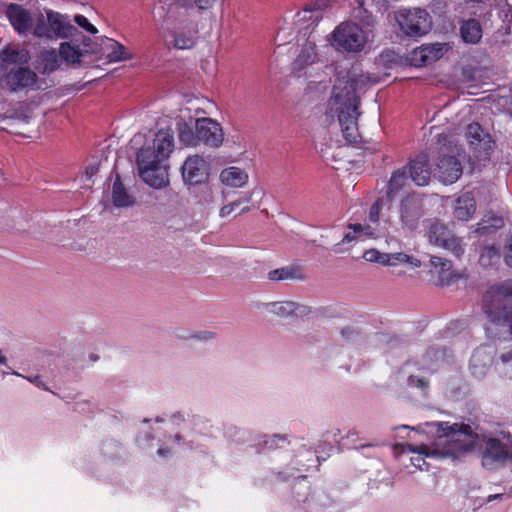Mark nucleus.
I'll return each instance as SVG.
<instances>
[{
    "mask_svg": "<svg viewBox=\"0 0 512 512\" xmlns=\"http://www.w3.org/2000/svg\"><path fill=\"white\" fill-rule=\"evenodd\" d=\"M368 80L369 78L356 68L339 72L329 99V112L337 115L343 136L351 143L358 139L360 101L357 92L365 87Z\"/></svg>",
    "mask_w": 512,
    "mask_h": 512,
    "instance_id": "obj_1",
    "label": "nucleus"
},
{
    "mask_svg": "<svg viewBox=\"0 0 512 512\" xmlns=\"http://www.w3.org/2000/svg\"><path fill=\"white\" fill-rule=\"evenodd\" d=\"M196 337L201 340H210L215 337V333L210 332V331H204V332H200Z\"/></svg>",
    "mask_w": 512,
    "mask_h": 512,
    "instance_id": "obj_52",
    "label": "nucleus"
},
{
    "mask_svg": "<svg viewBox=\"0 0 512 512\" xmlns=\"http://www.w3.org/2000/svg\"><path fill=\"white\" fill-rule=\"evenodd\" d=\"M59 56L67 64L77 65L81 62L83 52L77 45L70 42H62L59 46Z\"/></svg>",
    "mask_w": 512,
    "mask_h": 512,
    "instance_id": "obj_30",
    "label": "nucleus"
},
{
    "mask_svg": "<svg viewBox=\"0 0 512 512\" xmlns=\"http://www.w3.org/2000/svg\"><path fill=\"white\" fill-rule=\"evenodd\" d=\"M483 310L489 318L486 331L499 338L512 337V280L491 286L483 297Z\"/></svg>",
    "mask_w": 512,
    "mask_h": 512,
    "instance_id": "obj_3",
    "label": "nucleus"
},
{
    "mask_svg": "<svg viewBox=\"0 0 512 512\" xmlns=\"http://www.w3.org/2000/svg\"><path fill=\"white\" fill-rule=\"evenodd\" d=\"M251 198H252V195L250 193H246L245 195H243L239 199H242L241 204H243V203H249L251 201Z\"/></svg>",
    "mask_w": 512,
    "mask_h": 512,
    "instance_id": "obj_53",
    "label": "nucleus"
},
{
    "mask_svg": "<svg viewBox=\"0 0 512 512\" xmlns=\"http://www.w3.org/2000/svg\"><path fill=\"white\" fill-rule=\"evenodd\" d=\"M494 365L501 377L512 379V349L502 352Z\"/></svg>",
    "mask_w": 512,
    "mask_h": 512,
    "instance_id": "obj_34",
    "label": "nucleus"
},
{
    "mask_svg": "<svg viewBox=\"0 0 512 512\" xmlns=\"http://www.w3.org/2000/svg\"><path fill=\"white\" fill-rule=\"evenodd\" d=\"M74 22L89 34L98 33V29L83 15H75Z\"/></svg>",
    "mask_w": 512,
    "mask_h": 512,
    "instance_id": "obj_42",
    "label": "nucleus"
},
{
    "mask_svg": "<svg viewBox=\"0 0 512 512\" xmlns=\"http://www.w3.org/2000/svg\"><path fill=\"white\" fill-rule=\"evenodd\" d=\"M37 75L28 68L15 67L7 74V85L12 91L20 89H33L36 85Z\"/></svg>",
    "mask_w": 512,
    "mask_h": 512,
    "instance_id": "obj_20",
    "label": "nucleus"
},
{
    "mask_svg": "<svg viewBox=\"0 0 512 512\" xmlns=\"http://www.w3.org/2000/svg\"><path fill=\"white\" fill-rule=\"evenodd\" d=\"M431 274L436 277L437 286H449L461 278V274L452 268V262L446 258L432 256L430 258Z\"/></svg>",
    "mask_w": 512,
    "mask_h": 512,
    "instance_id": "obj_16",
    "label": "nucleus"
},
{
    "mask_svg": "<svg viewBox=\"0 0 512 512\" xmlns=\"http://www.w3.org/2000/svg\"><path fill=\"white\" fill-rule=\"evenodd\" d=\"M493 363V351L488 347H480L474 351L470 359V371L477 379H483Z\"/></svg>",
    "mask_w": 512,
    "mask_h": 512,
    "instance_id": "obj_21",
    "label": "nucleus"
},
{
    "mask_svg": "<svg viewBox=\"0 0 512 512\" xmlns=\"http://www.w3.org/2000/svg\"><path fill=\"white\" fill-rule=\"evenodd\" d=\"M5 119H7V120H12V119H13V116H8V117H6Z\"/></svg>",
    "mask_w": 512,
    "mask_h": 512,
    "instance_id": "obj_59",
    "label": "nucleus"
},
{
    "mask_svg": "<svg viewBox=\"0 0 512 512\" xmlns=\"http://www.w3.org/2000/svg\"><path fill=\"white\" fill-rule=\"evenodd\" d=\"M405 451L416 453L417 455L415 457L411 458L412 464L419 468L423 469V466L426 464L425 460L423 458V455L426 454V447L425 446H413L411 444H407L404 448Z\"/></svg>",
    "mask_w": 512,
    "mask_h": 512,
    "instance_id": "obj_38",
    "label": "nucleus"
},
{
    "mask_svg": "<svg viewBox=\"0 0 512 512\" xmlns=\"http://www.w3.org/2000/svg\"><path fill=\"white\" fill-rule=\"evenodd\" d=\"M181 174L184 183L197 185L208 178L209 165L204 157L198 154L191 155L184 161L181 168Z\"/></svg>",
    "mask_w": 512,
    "mask_h": 512,
    "instance_id": "obj_11",
    "label": "nucleus"
},
{
    "mask_svg": "<svg viewBox=\"0 0 512 512\" xmlns=\"http://www.w3.org/2000/svg\"><path fill=\"white\" fill-rule=\"evenodd\" d=\"M87 174L93 175L96 172V169L92 167L91 169H87Z\"/></svg>",
    "mask_w": 512,
    "mask_h": 512,
    "instance_id": "obj_57",
    "label": "nucleus"
},
{
    "mask_svg": "<svg viewBox=\"0 0 512 512\" xmlns=\"http://www.w3.org/2000/svg\"><path fill=\"white\" fill-rule=\"evenodd\" d=\"M482 451V464L490 467L494 462L512 461V452L508 453L506 446L496 438H483L477 443Z\"/></svg>",
    "mask_w": 512,
    "mask_h": 512,
    "instance_id": "obj_15",
    "label": "nucleus"
},
{
    "mask_svg": "<svg viewBox=\"0 0 512 512\" xmlns=\"http://www.w3.org/2000/svg\"><path fill=\"white\" fill-rule=\"evenodd\" d=\"M302 278L300 270L295 266L277 268L268 273V279L271 281L297 280Z\"/></svg>",
    "mask_w": 512,
    "mask_h": 512,
    "instance_id": "obj_32",
    "label": "nucleus"
},
{
    "mask_svg": "<svg viewBox=\"0 0 512 512\" xmlns=\"http://www.w3.org/2000/svg\"><path fill=\"white\" fill-rule=\"evenodd\" d=\"M248 173L236 166L224 168L219 174L220 182L230 188H242L248 182Z\"/></svg>",
    "mask_w": 512,
    "mask_h": 512,
    "instance_id": "obj_26",
    "label": "nucleus"
},
{
    "mask_svg": "<svg viewBox=\"0 0 512 512\" xmlns=\"http://www.w3.org/2000/svg\"><path fill=\"white\" fill-rule=\"evenodd\" d=\"M175 147L171 129H160L151 144L143 146L137 153L136 163L140 178L154 189L169 185L166 164Z\"/></svg>",
    "mask_w": 512,
    "mask_h": 512,
    "instance_id": "obj_2",
    "label": "nucleus"
},
{
    "mask_svg": "<svg viewBox=\"0 0 512 512\" xmlns=\"http://www.w3.org/2000/svg\"><path fill=\"white\" fill-rule=\"evenodd\" d=\"M373 39L374 31L369 24L361 26L351 21L338 24L327 38L336 52L346 56L365 51Z\"/></svg>",
    "mask_w": 512,
    "mask_h": 512,
    "instance_id": "obj_5",
    "label": "nucleus"
},
{
    "mask_svg": "<svg viewBox=\"0 0 512 512\" xmlns=\"http://www.w3.org/2000/svg\"><path fill=\"white\" fill-rule=\"evenodd\" d=\"M0 365L1 366H7V358L3 354L2 350L0 349Z\"/></svg>",
    "mask_w": 512,
    "mask_h": 512,
    "instance_id": "obj_54",
    "label": "nucleus"
},
{
    "mask_svg": "<svg viewBox=\"0 0 512 512\" xmlns=\"http://www.w3.org/2000/svg\"><path fill=\"white\" fill-rule=\"evenodd\" d=\"M477 73L476 69L473 68H464L463 69V76L467 82H474L476 81L475 74Z\"/></svg>",
    "mask_w": 512,
    "mask_h": 512,
    "instance_id": "obj_49",
    "label": "nucleus"
},
{
    "mask_svg": "<svg viewBox=\"0 0 512 512\" xmlns=\"http://www.w3.org/2000/svg\"><path fill=\"white\" fill-rule=\"evenodd\" d=\"M421 217V201L416 196L409 195L401 201L400 220L407 229L412 230Z\"/></svg>",
    "mask_w": 512,
    "mask_h": 512,
    "instance_id": "obj_18",
    "label": "nucleus"
},
{
    "mask_svg": "<svg viewBox=\"0 0 512 512\" xmlns=\"http://www.w3.org/2000/svg\"><path fill=\"white\" fill-rule=\"evenodd\" d=\"M460 35L465 43L477 44L483 35L480 22L476 19L463 21L460 25Z\"/></svg>",
    "mask_w": 512,
    "mask_h": 512,
    "instance_id": "obj_28",
    "label": "nucleus"
},
{
    "mask_svg": "<svg viewBox=\"0 0 512 512\" xmlns=\"http://www.w3.org/2000/svg\"><path fill=\"white\" fill-rule=\"evenodd\" d=\"M215 0H191V4L198 9L201 14L203 10H206L212 6Z\"/></svg>",
    "mask_w": 512,
    "mask_h": 512,
    "instance_id": "obj_47",
    "label": "nucleus"
},
{
    "mask_svg": "<svg viewBox=\"0 0 512 512\" xmlns=\"http://www.w3.org/2000/svg\"><path fill=\"white\" fill-rule=\"evenodd\" d=\"M505 262L512 268V239L505 246Z\"/></svg>",
    "mask_w": 512,
    "mask_h": 512,
    "instance_id": "obj_50",
    "label": "nucleus"
},
{
    "mask_svg": "<svg viewBox=\"0 0 512 512\" xmlns=\"http://www.w3.org/2000/svg\"><path fill=\"white\" fill-rule=\"evenodd\" d=\"M248 211H249V207H244V208L242 209L241 213H246V212H248Z\"/></svg>",
    "mask_w": 512,
    "mask_h": 512,
    "instance_id": "obj_58",
    "label": "nucleus"
},
{
    "mask_svg": "<svg viewBox=\"0 0 512 512\" xmlns=\"http://www.w3.org/2000/svg\"><path fill=\"white\" fill-rule=\"evenodd\" d=\"M341 335L345 340L352 341L358 336V333L354 329L344 328L341 331Z\"/></svg>",
    "mask_w": 512,
    "mask_h": 512,
    "instance_id": "obj_48",
    "label": "nucleus"
},
{
    "mask_svg": "<svg viewBox=\"0 0 512 512\" xmlns=\"http://www.w3.org/2000/svg\"><path fill=\"white\" fill-rule=\"evenodd\" d=\"M77 28L70 16L52 9H45L34 17L33 36L46 40L69 39L75 36Z\"/></svg>",
    "mask_w": 512,
    "mask_h": 512,
    "instance_id": "obj_7",
    "label": "nucleus"
},
{
    "mask_svg": "<svg viewBox=\"0 0 512 512\" xmlns=\"http://www.w3.org/2000/svg\"><path fill=\"white\" fill-rule=\"evenodd\" d=\"M101 54L109 63L131 60L133 54L120 42L103 37L101 39Z\"/></svg>",
    "mask_w": 512,
    "mask_h": 512,
    "instance_id": "obj_19",
    "label": "nucleus"
},
{
    "mask_svg": "<svg viewBox=\"0 0 512 512\" xmlns=\"http://www.w3.org/2000/svg\"><path fill=\"white\" fill-rule=\"evenodd\" d=\"M401 31L407 36L419 37L427 34L432 27L429 13L421 8L402 10L397 16Z\"/></svg>",
    "mask_w": 512,
    "mask_h": 512,
    "instance_id": "obj_9",
    "label": "nucleus"
},
{
    "mask_svg": "<svg viewBox=\"0 0 512 512\" xmlns=\"http://www.w3.org/2000/svg\"><path fill=\"white\" fill-rule=\"evenodd\" d=\"M354 228L359 231L362 240L366 238H374L377 234V229L371 224L355 223Z\"/></svg>",
    "mask_w": 512,
    "mask_h": 512,
    "instance_id": "obj_41",
    "label": "nucleus"
},
{
    "mask_svg": "<svg viewBox=\"0 0 512 512\" xmlns=\"http://www.w3.org/2000/svg\"><path fill=\"white\" fill-rule=\"evenodd\" d=\"M442 426V431L447 437L445 445V453L453 458H459L464 453L473 449L478 437L473 435L470 425L454 423L449 425L446 423Z\"/></svg>",
    "mask_w": 512,
    "mask_h": 512,
    "instance_id": "obj_8",
    "label": "nucleus"
},
{
    "mask_svg": "<svg viewBox=\"0 0 512 512\" xmlns=\"http://www.w3.org/2000/svg\"><path fill=\"white\" fill-rule=\"evenodd\" d=\"M500 497H502V494L490 495V496L488 497V501H492V500L497 499V498H500Z\"/></svg>",
    "mask_w": 512,
    "mask_h": 512,
    "instance_id": "obj_56",
    "label": "nucleus"
},
{
    "mask_svg": "<svg viewBox=\"0 0 512 512\" xmlns=\"http://www.w3.org/2000/svg\"><path fill=\"white\" fill-rule=\"evenodd\" d=\"M347 227H348L349 231L347 233H345L341 243L350 244V243H354L359 240H362V238L359 234V231L354 228V224H348Z\"/></svg>",
    "mask_w": 512,
    "mask_h": 512,
    "instance_id": "obj_45",
    "label": "nucleus"
},
{
    "mask_svg": "<svg viewBox=\"0 0 512 512\" xmlns=\"http://www.w3.org/2000/svg\"><path fill=\"white\" fill-rule=\"evenodd\" d=\"M389 256V265L395 266L397 263L401 264H409L412 267L419 268L421 266V261L413 256H410L406 253L397 252V253H388Z\"/></svg>",
    "mask_w": 512,
    "mask_h": 512,
    "instance_id": "obj_36",
    "label": "nucleus"
},
{
    "mask_svg": "<svg viewBox=\"0 0 512 512\" xmlns=\"http://www.w3.org/2000/svg\"><path fill=\"white\" fill-rule=\"evenodd\" d=\"M14 375L16 376H19V377H23L22 374L18 373V372H13ZM25 378V376H24ZM26 379L33 383L34 385H36L37 387H43L44 388V383L42 382L41 378L39 376H34V377H26Z\"/></svg>",
    "mask_w": 512,
    "mask_h": 512,
    "instance_id": "obj_51",
    "label": "nucleus"
},
{
    "mask_svg": "<svg viewBox=\"0 0 512 512\" xmlns=\"http://www.w3.org/2000/svg\"><path fill=\"white\" fill-rule=\"evenodd\" d=\"M157 453H158V455H160V456H163V457H164V456H166V455H168V454H169V450H167V449H163V448H160V449H158Z\"/></svg>",
    "mask_w": 512,
    "mask_h": 512,
    "instance_id": "obj_55",
    "label": "nucleus"
},
{
    "mask_svg": "<svg viewBox=\"0 0 512 512\" xmlns=\"http://www.w3.org/2000/svg\"><path fill=\"white\" fill-rule=\"evenodd\" d=\"M503 218L495 215H485L474 229L477 235L489 234L503 226Z\"/></svg>",
    "mask_w": 512,
    "mask_h": 512,
    "instance_id": "obj_31",
    "label": "nucleus"
},
{
    "mask_svg": "<svg viewBox=\"0 0 512 512\" xmlns=\"http://www.w3.org/2000/svg\"><path fill=\"white\" fill-rule=\"evenodd\" d=\"M159 18L166 24L173 35L174 46L178 49H190L194 46L199 32L198 24L201 14L191 4V0H173Z\"/></svg>",
    "mask_w": 512,
    "mask_h": 512,
    "instance_id": "obj_4",
    "label": "nucleus"
},
{
    "mask_svg": "<svg viewBox=\"0 0 512 512\" xmlns=\"http://www.w3.org/2000/svg\"><path fill=\"white\" fill-rule=\"evenodd\" d=\"M469 143L476 149L489 152L494 147V142L488 133H485L478 123H471L467 127L466 133Z\"/></svg>",
    "mask_w": 512,
    "mask_h": 512,
    "instance_id": "obj_25",
    "label": "nucleus"
},
{
    "mask_svg": "<svg viewBox=\"0 0 512 512\" xmlns=\"http://www.w3.org/2000/svg\"><path fill=\"white\" fill-rule=\"evenodd\" d=\"M363 259L366 260L367 262L378 263L383 266L389 265L388 253L380 252L379 250L374 248L366 250L363 254Z\"/></svg>",
    "mask_w": 512,
    "mask_h": 512,
    "instance_id": "obj_37",
    "label": "nucleus"
},
{
    "mask_svg": "<svg viewBox=\"0 0 512 512\" xmlns=\"http://www.w3.org/2000/svg\"><path fill=\"white\" fill-rule=\"evenodd\" d=\"M318 54L316 51V43L314 40L307 39L301 46L299 54L294 60V68L302 70L317 61Z\"/></svg>",
    "mask_w": 512,
    "mask_h": 512,
    "instance_id": "obj_27",
    "label": "nucleus"
},
{
    "mask_svg": "<svg viewBox=\"0 0 512 512\" xmlns=\"http://www.w3.org/2000/svg\"><path fill=\"white\" fill-rule=\"evenodd\" d=\"M436 175L443 184H453L462 175V165L453 151L442 153L436 163Z\"/></svg>",
    "mask_w": 512,
    "mask_h": 512,
    "instance_id": "obj_13",
    "label": "nucleus"
},
{
    "mask_svg": "<svg viewBox=\"0 0 512 512\" xmlns=\"http://www.w3.org/2000/svg\"><path fill=\"white\" fill-rule=\"evenodd\" d=\"M407 381L409 386L419 388L423 392H427L429 388L428 380L422 376L410 375Z\"/></svg>",
    "mask_w": 512,
    "mask_h": 512,
    "instance_id": "obj_43",
    "label": "nucleus"
},
{
    "mask_svg": "<svg viewBox=\"0 0 512 512\" xmlns=\"http://www.w3.org/2000/svg\"><path fill=\"white\" fill-rule=\"evenodd\" d=\"M449 49L448 43L425 44L411 51L409 61L415 67H421L439 60Z\"/></svg>",
    "mask_w": 512,
    "mask_h": 512,
    "instance_id": "obj_12",
    "label": "nucleus"
},
{
    "mask_svg": "<svg viewBox=\"0 0 512 512\" xmlns=\"http://www.w3.org/2000/svg\"><path fill=\"white\" fill-rule=\"evenodd\" d=\"M407 182V168L396 170L388 182L387 196L393 198Z\"/></svg>",
    "mask_w": 512,
    "mask_h": 512,
    "instance_id": "obj_33",
    "label": "nucleus"
},
{
    "mask_svg": "<svg viewBox=\"0 0 512 512\" xmlns=\"http://www.w3.org/2000/svg\"><path fill=\"white\" fill-rule=\"evenodd\" d=\"M499 258V250L494 246H486L480 255V262L483 266H488L494 259Z\"/></svg>",
    "mask_w": 512,
    "mask_h": 512,
    "instance_id": "obj_40",
    "label": "nucleus"
},
{
    "mask_svg": "<svg viewBox=\"0 0 512 512\" xmlns=\"http://www.w3.org/2000/svg\"><path fill=\"white\" fill-rule=\"evenodd\" d=\"M270 306L273 313L281 316L294 313L297 309V304L291 301L276 302Z\"/></svg>",
    "mask_w": 512,
    "mask_h": 512,
    "instance_id": "obj_39",
    "label": "nucleus"
},
{
    "mask_svg": "<svg viewBox=\"0 0 512 512\" xmlns=\"http://www.w3.org/2000/svg\"><path fill=\"white\" fill-rule=\"evenodd\" d=\"M327 8L326 0H315L308 3L295 16V25L299 30H308L318 25L323 18L324 11Z\"/></svg>",
    "mask_w": 512,
    "mask_h": 512,
    "instance_id": "obj_14",
    "label": "nucleus"
},
{
    "mask_svg": "<svg viewBox=\"0 0 512 512\" xmlns=\"http://www.w3.org/2000/svg\"><path fill=\"white\" fill-rule=\"evenodd\" d=\"M59 55L54 49L45 50L41 53V66L44 72H53L60 67Z\"/></svg>",
    "mask_w": 512,
    "mask_h": 512,
    "instance_id": "obj_35",
    "label": "nucleus"
},
{
    "mask_svg": "<svg viewBox=\"0 0 512 512\" xmlns=\"http://www.w3.org/2000/svg\"><path fill=\"white\" fill-rule=\"evenodd\" d=\"M476 212V200L472 193L465 192L459 195L452 206V215L458 221H469Z\"/></svg>",
    "mask_w": 512,
    "mask_h": 512,
    "instance_id": "obj_22",
    "label": "nucleus"
},
{
    "mask_svg": "<svg viewBox=\"0 0 512 512\" xmlns=\"http://www.w3.org/2000/svg\"><path fill=\"white\" fill-rule=\"evenodd\" d=\"M28 60V53L25 50H17L13 48L4 49L0 53V80L5 78L15 64H23Z\"/></svg>",
    "mask_w": 512,
    "mask_h": 512,
    "instance_id": "obj_24",
    "label": "nucleus"
},
{
    "mask_svg": "<svg viewBox=\"0 0 512 512\" xmlns=\"http://www.w3.org/2000/svg\"><path fill=\"white\" fill-rule=\"evenodd\" d=\"M112 201L118 208L130 207L134 204V198L124 188L119 176L116 177L112 189Z\"/></svg>",
    "mask_w": 512,
    "mask_h": 512,
    "instance_id": "obj_29",
    "label": "nucleus"
},
{
    "mask_svg": "<svg viewBox=\"0 0 512 512\" xmlns=\"http://www.w3.org/2000/svg\"><path fill=\"white\" fill-rule=\"evenodd\" d=\"M408 172L412 181L417 186L428 185L431 178V171L429 167V159L426 155H419L408 164Z\"/></svg>",
    "mask_w": 512,
    "mask_h": 512,
    "instance_id": "obj_23",
    "label": "nucleus"
},
{
    "mask_svg": "<svg viewBox=\"0 0 512 512\" xmlns=\"http://www.w3.org/2000/svg\"><path fill=\"white\" fill-rule=\"evenodd\" d=\"M241 202L242 199H237L227 205H224L219 211V216L221 218L228 217L238 206L241 205Z\"/></svg>",
    "mask_w": 512,
    "mask_h": 512,
    "instance_id": "obj_46",
    "label": "nucleus"
},
{
    "mask_svg": "<svg viewBox=\"0 0 512 512\" xmlns=\"http://www.w3.org/2000/svg\"><path fill=\"white\" fill-rule=\"evenodd\" d=\"M180 141L191 147L204 144L210 148H219L224 141L223 129L216 120L208 117L195 120L194 128L187 123H178Z\"/></svg>",
    "mask_w": 512,
    "mask_h": 512,
    "instance_id": "obj_6",
    "label": "nucleus"
},
{
    "mask_svg": "<svg viewBox=\"0 0 512 512\" xmlns=\"http://www.w3.org/2000/svg\"><path fill=\"white\" fill-rule=\"evenodd\" d=\"M427 237L431 244L450 251L457 258L464 254L462 240L455 236L443 223L438 221L431 223Z\"/></svg>",
    "mask_w": 512,
    "mask_h": 512,
    "instance_id": "obj_10",
    "label": "nucleus"
},
{
    "mask_svg": "<svg viewBox=\"0 0 512 512\" xmlns=\"http://www.w3.org/2000/svg\"><path fill=\"white\" fill-rule=\"evenodd\" d=\"M6 16L20 35L31 33L33 35L34 18L30 12L19 4H9L6 9Z\"/></svg>",
    "mask_w": 512,
    "mask_h": 512,
    "instance_id": "obj_17",
    "label": "nucleus"
},
{
    "mask_svg": "<svg viewBox=\"0 0 512 512\" xmlns=\"http://www.w3.org/2000/svg\"><path fill=\"white\" fill-rule=\"evenodd\" d=\"M382 207H383V200H381V199L376 200L370 207L369 221L372 224H378Z\"/></svg>",
    "mask_w": 512,
    "mask_h": 512,
    "instance_id": "obj_44",
    "label": "nucleus"
}]
</instances>
